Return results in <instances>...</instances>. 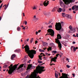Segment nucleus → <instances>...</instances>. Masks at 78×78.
<instances>
[{"mask_svg":"<svg viewBox=\"0 0 78 78\" xmlns=\"http://www.w3.org/2000/svg\"><path fill=\"white\" fill-rule=\"evenodd\" d=\"M45 67L41 66L38 65L36 67V70H34V72L33 73V74H31V75L30 76L29 78H39V76H38V77H37V75L38 73L41 74L42 72L45 71V69H43Z\"/></svg>","mask_w":78,"mask_h":78,"instance_id":"f257e3e1","label":"nucleus"},{"mask_svg":"<svg viewBox=\"0 0 78 78\" xmlns=\"http://www.w3.org/2000/svg\"><path fill=\"white\" fill-rule=\"evenodd\" d=\"M24 48H25L26 52H27V53L28 54V55L29 57L31 59H33L34 57V54H36V51L34 50H30L29 46L27 45L25 46Z\"/></svg>","mask_w":78,"mask_h":78,"instance_id":"f03ea898","label":"nucleus"},{"mask_svg":"<svg viewBox=\"0 0 78 78\" xmlns=\"http://www.w3.org/2000/svg\"><path fill=\"white\" fill-rule=\"evenodd\" d=\"M18 65H15L12 67H11L9 66V69L8 71V74L11 75L12 74V73H14V70H15L17 68V66H18Z\"/></svg>","mask_w":78,"mask_h":78,"instance_id":"7ed1b4c3","label":"nucleus"},{"mask_svg":"<svg viewBox=\"0 0 78 78\" xmlns=\"http://www.w3.org/2000/svg\"><path fill=\"white\" fill-rule=\"evenodd\" d=\"M57 39H55V42L56 43H57L58 44V46L59 47V48L60 50L61 49V48H62V45L61 44V43L60 41H59V40H58V39H60L62 38L61 35L59 34H58L57 35Z\"/></svg>","mask_w":78,"mask_h":78,"instance_id":"20e7f679","label":"nucleus"},{"mask_svg":"<svg viewBox=\"0 0 78 78\" xmlns=\"http://www.w3.org/2000/svg\"><path fill=\"white\" fill-rule=\"evenodd\" d=\"M55 29L57 31H60L62 28V26L61 23H56L55 25Z\"/></svg>","mask_w":78,"mask_h":78,"instance_id":"39448f33","label":"nucleus"},{"mask_svg":"<svg viewBox=\"0 0 78 78\" xmlns=\"http://www.w3.org/2000/svg\"><path fill=\"white\" fill-rule=\"evenodd\" d=\"M48 33H49V34H46L45 35V36L47 35V34H48V35H49V34H50V35L51 36H54L55 31H54V30H53L51 29H49L48 30Z\"/></svg>","mask_w":78,"mask_h":78,"instance_id":"423d86ee","label":"nucleus"},{"mask_svg":"<svg viewBox=\"0 0 78 78\" xmlns=\"http://www.w3.org/2000/svg\"><path fill=\"white\" fill-rule=\"evenodd\" d=\"M24 66V64H22L19 66L18 68V69H17V70H19L20 72H22L23 71V68H22V67H23V66Z\"/></svg>","mask_w":78,"mask_h":78,"instance_id":"0eeeda50","label":"nucleus"},{"mask_svg":"<svg viewBox=\"0 0 78 78\" xmlns=\"http://www.w3.org/2000/svg\"><path fill=\"white\" fill-rule=\"evenodd\" d=\"M62 76L60 77V78H70V77H68V74L66 73H62Z\"/></svg>","mask_w":78,"mask_h":78,"instance_id":"6e6552de","label":"nucleus"},{"mask_svg":"<svg viewBox=\"0 0 78 78\" xmlns=\"http://www.w3.org/2000/svg\"><path fill=\"white\" fill-rule=\"evenodd\" d=\"M50 46L51 47H49V48L47 49L48 51H49L50 50H51V48L52 47H55V44L53 43H51L50 44Z\"/></svg>","mask_w":78,"mask_h":78,"instance_id":"1a4fd4ad","label":"nucleus"},{"mask_svg":"<svg viewBox=\"0 0 78 78\" xmlns=\"http://www.w3.org/2000/svg\"><path fill=\"white\" fill-rule=\"evenodd\" d=\"M64 2L65 3H70L72 2H74L75 0H63Z\"/></svg>","mask_w":78,"mask_h":78,"instance_id":"9d476101","label":"nucleus"},{"mask_svg":"<svg viewBox=\"0 0 78 78\" xmlns=\"http://www.w3.org/2000/svg\"><path fill=\"white\" fill-rule=\"evenodd\" d=\"M49 2L48 1H44V2L43 3V4L44 6H47L49 4Z\"/></svg>","mask_w":78,"mask_h":78,"instance_id":"9b49d317","label":"nucleus"},{"mask_svg":"<svg viewBox=\"0 0 78 78\" xmlns=\"http://www.w3.org/2000/svg\"><path fill=\"white\" fill-rule=\"evenodd\" d=\"M60 3L62 7H63V8H65V4H64V3H63V2H62L61 0L60 1Z\"/></svg>","mask_w":78,"mask_h":78,"instance_id":"f8f14e48","label":"nucleus"},{"mask_svg":"<svg viewBox=\"0 0 78 78\" xmlns=\"http://www.w3.org/2000/svg\"><path fill=\"white\" fill-rule=\"evenodd\" d=\"M57 57H55L54 58H52L51 59V61H52L54 62H56V59H57Z\"/></svg>","mask_w":78,"mask_h":78,"instance_id":"ddd939ff","label":"nucleus"},{"mask_svg":"<svg viewBox=\"0 0 78 78\" xmlns=\"http://www.w3.org/2000/svg\"><path fill=\"white\" fill-rule=\"evenodd\" d=\"M75 31H76V28H73L72 29V30H69V32L70 33H74L75 32Z\"/></svg>","mask_w":78,"mask_h":78,"instance_id":"4468645a","label":"nucleus"},{"mask_svg":"<svg viewBox=\"0 0 78 78\" xmlns=\"http://www.w3.org/2000/svg\"><path fill=\"white\" fill-rule=\"evenodd\" d=\"M16 55L15 54L12 55L11 58V60H13V59H14V58L15 57H16Z\"/></svg>","mask_w":78,"mask_h":78,"instance_id":"2eb2a0df","label":"nucleus"},{"mask_svg":"<svg viewBox=\"0 0 78 78\" xmlns=\"http://www.w3.org/2000/svg\"><path fill=\"white\" fill-rule=\"evenodd\" d=\"M14 51V52H16V53H20V49H17L16 50H15Z\"/></svg>","mask_w":78,"mask_h":78,"instance_id":"dca6fc26","label":"nucleus"},{"mask_svg":"<svg viewBox=\"0 0 78 78\" xmlns=\"http://www.w3.org/2000/svg\"><path fill=\"white\" fill-rule=\"evenodd\" d=\"M65 16L67 17V18L69 19H70L72 17V16H70V15L67 14Z\"/></svg>","mask_w":78,"mask_h":78,"instance_id":"f3484780","label":"nucleus"},{"mask_svg":"<svg viewBox=\"0 0 78 78\" xmlns=\"http://www.w3.org/2000/svg\"><path fill=\"white\" fill-rule=\"evenodd\" d=\"M43 45L44 46V47H47V46H48V43L46 42H44L43 43Z\"/></svg>","mask_w":78,"mask_h":78,"instance_id":"a211bd4d","label":"nucleus"},{"mask_svg":"<svg viewBox=\"0 0 78 78\" xmlns=\"http://www.w3.org/2000/svg\"><path fill=\"white\" fill-rule=\"evenodd\" d=\"M31 67H32V66H31V65H28L27 68V69H28V70H29V69H31Z\"/></svg>","mask_w":78,"mask_h":78,"instance_id":"6ab92c4d","label":"nucleus"},{"mask_svg":"<svg viewBox=\"0 0 78 78\" xmlns=\"http://www.w3.org/2000/svg\"><path fill=\"white\" fill-rule=\"evenodd\" d=\"M57 11L58 12H61L62 11V9L61 8H59V10H58Z\"/></svg>","mask_w":78,"mask_h":78,"instance_id":"aec40b11","label":"nucleus"},{"mask_svg":"<svg viewBox=\"0 0 78 78\" xmlns=\"http://www.w3.org/2000/svg\"><path fill=\"white\" fill-rule=\"evenodd\" d=\"M57 8L56 7H54L53 9L52 10V11L53 12L56 10Z\"/></svg>","mask_w":78,"mask_h":78,"instance_id":"412c9836","label":"nucleus"},{"mask_svg":"<svg viewBox=\"0 0 78 78\" xmlns=\"http://www.w3.org/2000/svg\"><path fill=\"white\" fill-rule=\"evenodd\" d=\"M52 53H55V54H56V53H57V51H52Z\"/></svg>","mask_w":78,"mask_h":78,"instance_id":"4be33fe9","label":"nucleus"},{"mask_svg":"<svg viewBox=\"0 0 78 78\" xmlns=\"http://www.w3.org/2000/svg\"><path fill=\"white\" fill-rule=\"evenodd\" d=\"M39 51L40 52H44V50L41 49H39Z\"/></svg>","mask_w":78,"mask_h":78,"instance_id":"5701e85b","label":"nucleus"},{"mask_svg":"<svg viewBox=\"0 0 78 78\" xmlns=\"http://www.w3.org/2000/svg\"><path fill=\"white\" fill-rule=\"evenodd\" d=\"M66 16V14L65 13H62V17H65V16Z\"/></svg>","mask_w":78,"mask_h":78,"instance_id":"b1692460","label":"nucleus"},{"mask_svg":"<svg viewBox=\"0 0 78 78\" xmlns=\"http://www.w3.org/2000/svg\"><path fill=\"white\" fill-rule=\"evenodd\" d=\"M55 77H56V78H57V77H58V74H57V73H55Z\"/></svg>","mask_w":78,"mask_h":78,"instance_id":"393cba45","label":"nucleus"},{"mask_svg":"<svg viewBox=\"0 0 78 78\" xmlns=\"http://www.w3.org/2000/svg\"><path fill=\"white\" fill-rule=\"evenodd\" d=\"M17 31H20V27H17Z\"/></svg>","mask_w":78,"mask_h":78,"instance_id":"a878e982","label":"nucleus"},{"mask_svg":"<svg viewBox=\"0 0 78 78\" xmlns=\"http://www.w3.org/2000/svg\"><path fill=\"white\" fill-rule=\"evenodd\" d=\"M3 67L5 69H6V68H7V67H8V66H7V65H5L3 66Z\"/></svg>","mask_w":78,"mask_h":78,"instance_id":"bb28decb","label":"nucleus"},{"mask_svg":"<svg viewBox=\"0 0 78 78\" xmlns=\"http://www.w3.org/2000/svg\"><path fill=\"white\" fill-rule=\"evenodd\" d=\"M75 9L76 8H75V6H73L72 7V9H73V10H75Z\"/></svg>","mask_w":78,"mask_h":78,"instance_id":"cd10ccee","label":"nucleus"},{"mask_svg":"<svg viewBox=\"0 0 78 78\" xmlns=\"http://www.w3.org/2000/svg\"><path fill=\"white\" fill-rule=\"evenodd\" d=\"M34 19H35V20H37V18H36V16L35 15L34 16Z\"/></svg>","mask_w":78,"mask_h":78,"instance_id":"c85d7f7f","label":"nucleus"},{"mask_svg":"<svg viewBox=\"0 0 78 78\" xmlns=\"http://www.w3.org/2000/svg\"><path fill=\"white\" fill-rule=\"evenodd\" d=\"M38 63H39V64H41V63H43V62H42L41 61H38Z\"/></svg>","mask_w":78,"mask_h":78,"instance_id":"c756f323","label":"nucleus"},{"mask_svg":"<svg viewBox=\"0 0 78 78\" xmlns=\"http://www.w3.org/2000/svg\"><path fill=\"white\" fill-rule=\"evenodd\" d=\"M7 8H8V6H7V5H5V10H6V9H7Z\"/></svg>","mask_w":78,"mask_h":78,"instance_id":"7c9ffc66","label":"nucleus"},{"mask_svg":"<svg viewBox=\"0 0 78 78\" xmlns=\"http://www.w3.org/2000/svg\"><path fill=\"white\" fill-rule=\"evenodd\" d=\"M33 38H32L30 40V43H32V42H33Z\"/></svg>","mask_w":78,"mask_h":78,"instance_id":"2f4dec72","label":"nucleus"},{"mask_svg":"<svg viewBox=\"0 0 78 78\" xmlns=\"http://www.w3.org/2000/svg\"><path fill=\"white\" fill-rule=\"evenodd\" d=\"M69 29H70V30L72 29V27L71 26H69Z\"/></svg>","mask_w":78,"mask_h":78,"instance_id":"473e14b6","label":"nucleus"},{"mask_svg":"<svg viewBox=\"0 0 78 78\" xmlns=\"http://www.w3.org/2000/svg\"><path fill=\"white\" fill-rule=\"evenodd\" d=\"M62 11L63 12H65V11H66V9H62Z\"/></svg>","mask_w":78,"mask_h":78,"instance_id":"72a5a7b5","label":"nucleus"},{"mask_svg":"<svg viewBox=\"0 0 78 78\" xmlns=\"http://www.w3.org/2000/svg\"><path fill=\"white\" fill-rule=\"evenodd\" d=\"M3 5V4H2L0 6V9H1V8L2 7V5Z\"/></svg>","mask_w":78,"mask_h":78,"instance_id":"f704fd0d","label":"nucleus"},{"mask_svg":"<svg viewBox=\"0 0 78 78\" xmlns=\"http://www.w3.org/2000/svg\"><path fill=\"white\" fill-rule=\"evenodd\" d=\"M66 67L67 68H70V66L68 65H66Z\"/></svg>","mask_w":78,"mask_h":78,"instance_id":"c9c22d12","label":"nucleus"},{"mask_svg":"<svg viewBox=\"0 0 78 78\" xmlns=\"http://www.w3.org/2000/svg\"><path fill=\"white\" fill-rule=\"evenodd\" d=\"M73 50L74 51H76V48H75V47H74L73 48Z\"/></svg>","mask_w":78,"mask_h":78,"instance_id":"e433bc0d","label":"nucleus"},{"mask_svg":"<svg viewBox=\"0 0 78 78\" xmlns=\"http://www.w3.org/2000/svg\"><path fill=\"white\" fill-rule=\"evenodd\" d=\"M25 25H27V21H25Z\"/></svg>","mask_w":78,"mask_h":78,"instance_id":"4c0bfd02","label":"nucleus"},{"mask_svg":"<svg viewBox=\"0 0 78 78\" xmlns=\"http://www.w3.org/2000/svg\"><path fill=\"white\" fill-rule=\"evenodd\" d=\"M36 9V7L34 6L33 8V9Z\"/></svg>","mask_w":78,"mask_h":78,"instance_id":"58836bf2","label":"nucleus"},{"mask_svg":"<svg viewBox=\"0 0 78 78\" xmlns=\"http://www.w3.org/2000/svg\"><path fill=\"white\" fill-rule=\"evenodd\" d=\"M75 8H77L78 9V5H75Z\"/></svg>","mask_w":78,"mask_h":78,"instance_id":"ea45409f","label":"nucleus"},{"mask_svg":"<svg viewBox=\"0 0 78 78\" xmlns=\"http://www.w3.org/2000/svg\"><path fill=\"white\" fill-rule=\"evenodd\" d=\"M49 28H52V26L51 25H49L48 26Z\"/></svg>","mask_w":78,"mask_h":78,"instance_id":"a19ab883","label":"nucleus"},{"mask_svg":"<svg viewBox=\"0 0 78 78\" xmlns=\"http://www.w3.org/2000/svg\"><path fill=\"white\" fill-rule=\"evenodd\" d=\"M39 58H41L42 57V56L39 55Z\"/></svg>","mask_w":78,"mask_h":78,"instance_id":"79ce46f5","label":"nucleus"},{"mask_svg":"<svg viewBox=\"0 0 78 78\" xmlns=\"http://www.w3.org/2000/svg\"><path fill=\"white\" fill-rule=\"evenodd\" d=\"M29 78V76H28V75H27L26 77V78Z\"/></svg>","mask_w":78,"mask_h":78,"instance_id":"37998d69","label":"nucleus"},{"mask_svg":"<svg viewBox=\"0 0 78 78\" xmlns=\"http://www.w3.org/2000/svg\"><path fill=\"white\" fill-rule=\"evenodd\" d=\"M72 75H73V77H75V74H72Z\"/></svg>","mask_w":78,"mask_h":78,"instance_id":"c03bdc74","label":"nucleus"},{"mask_svg":"<svg viewBox=\"0 0 78 78\" xmlns=\"http://www.w3.org/2000/svg\"><path fill=\"white\" fill-rule=\"evenodd\" d=\"M60 53L61 54V55H63V53H62L61 52H60Z\"/></svg>","mask_w":78,"mask_h":78,"instance_id":"a18cd8bd","label":"nucleus"},{"mask_svg":"<svg viewBox=\"0 0 78 78\" xmlns=\"http://www.w3.org/2000/svg\"><path fill=\"white\" fill-rule=\"evenodd\" d=\"M51 23V21H50L48 23V24H50Z\"/></svg>","mask_w":78,"mask_h":78,"instance_id":"49530a36","label":"nucleus"},{"mask_svg":"<svg viewBox=\"0 0 78 78\" xmlns=\"http://www.w3.org/2000/svg\"><path fill=\"white\" fill-rule=\"evenodd\" d=\"M28 41H29V38H28V39H26V41L27 42H28Z\"/></svg>","mask_w":78,"mask_h":78,"instance_id":"de8ad7c7","label":"nucleus"},{"mask_svg":"<svg viewBox=\"0 0 78 78\" xmlns=\"http://www.w3.org/2000/svg\"><path fill=\"white\" fill-rule=\"evenodd\" d=\"M13 66V65L11 64L10 65V67H13V66Z\"/></svg>","mask_w":78,"mask_h":78,"instance_id":"09e8293b","label":"nucleus"},{"mask_svg":"<svg viewBox=\"0 0 78 78\" xmlns=\"http://www.w3.org/2000/svg\"><path fill=\"white\" fill-rule=\"evenodd\" d=\"M43 13H44V14H45V15H47V13H46V12H45V13L43 12Z\"/></svg>","mask_w":78,"mask_h":78,"instance_id":"8fccbe9b","label":"nucleus"},{"mask_svg":"<svg viewBox=\"0 0 78 78\" xmlns=\"http://www.w3.org/2000/svg\"><path fill=\"white\" fill-rule=\"evenodd\" d=\"M73 44H75L76 42L75 41H73L72 42Z\"/></svg>","mask_w":78,"mask_h":78,"instance_id":"3c124183","label":"nucleus"},{"mask_svg":"<svg viewBox=\"0 0 78 78\" xmlns=\"http://www.w3.org/2000/svg\"><path fill=\"white\" fill-rule=\"evenodd\" d=\"M37 34H38V32L36 31V35H37Z\"/></svg>","mask_w":78,"mask_h":78,"instance_id":"603ef678","label":"nucleus"},{"mask_svg":"<svg viewBox=\"0 0 78 78\" xmlns=\"http://www.w3.org/2000/svg\"><path fill=\"white\" fill-rule=\"evenodd\" d=\"M76 37H78V33H77L76 34Z\"/></svg>","mask_w":78,"mask_h":78,"instance_id":"864d4df0","label":"nucleus"},{"mask_svg":"<svg viewBox=\"0 0 78 78\" xmlns=\"http://www.w3.org/2000/svg\"><path fill=\"white\" fill-rule=\"evenodd\" d=\"M73 37H76V36H75V34H73Z\"/></svg>","mask_w":78,"mask_h":78,"instance_id":"5fc2aeb1","label":"nucleus"},{"mask_svg":"<svg viewBox=\"0 0 78 78\" xmlns=\"http://www.w3.org/2000/svg\"><path fill=\"white\" fill-rule=\"evenodd\" d=\"M37 42H37V41H35V44H37Z\"/></svg>","mask_w":78,"mask_h":78,"instance_id":"6e6d98bb","label":"nucleus"},{"mask_svg":"<svg viewBox=\"0 0 78 78\" xmlns=\"http://www.w3.org/2000/svg\"><path fill=\"white\" fill-rule=\"evenodd\" d=\"M22 29L23 30H25V27H24Z\"/></svg>","mask_w":78,"mask_h":78,"instance_id":"4d7b16f0","label":"nucleus"},{"mask_svg":"<svg viewBox=\"0 0 78 78\" xmlns=\"http://www.w3.org/2000/svg\"><path fill=\"white\" fill-rule=\"evenodd\" d=\"M60 72H61V73H62V72H63V71H62V70H60Z\"/></svg>","mask_w":78,"mask_h":78,"instance_id":"13d9d810","label":"nucleus"},{"mask_svg":"<svg viewBox=\"0 0 78 78\" xmlns=\"http://www.w3.org/2000/svg\"><path fill=\"white\" fill-rule=\"evenodd\" d=\"M73 12L74 14H75V13H76V12H75V11H73Z\"/></svg>","mask_w":78,"mask_h":78,"instance_id":"bf43d9fd","label":"nucleus"},{"mask_svg":"<svg viewBox=\"0 0 78 78\" xmlns=\"http://www.w3.org/2000/svg\"><path fill=\"white\" fill-rule=\"evenodd\" d=\"M50 14V12H48L47 13V15L49 16V15Z\"/></svg>","mask_w":78,"mask_h":78,"instance_id":"052dcab7","label":"nucleus"},{"mask_svg":"<svg viewBox=\"0 0 78 78\" xmlns=\"http://www.w3.org/2000/svg\"><path fill=\"white\" fill-rule=\"evenodd\" d=\"M69 11H71V10H72V9H71V8H69Z\"/></svg>","mask_w":78,"mask_h":78,"instance_id":"680f3d73","label":"nucleus"},{"mask_svg":"<svg viewBox=\"0 0 78 78\" xmlns=\"http://www.w3.org/2000/svg\"><path fill=\"white\" fill-rule=\"evenodd\" d=\"M2 20V17H0V21Z\"/></svg>","mask_w":78,"mask_h":78,"instance_id":"e2e57ef3","label":"nucleus"},{"mask_svg":"<svg viewBox=\"0 0 78 78\" xmlns=\"http://www.w3.org/2000/svg\"><path fill=\"white\" fill-rule=\"evenodd\" d=\"M40 5H41V6H43V4H40Z\"/></svg>","mask_w":78,"mask_h":78,"instance_id":"0e129e2a","label":"nucleus"},{"mask_svg":"<svg viewBox=\"0 0 78 78\" xmlns=\"http://www.w3.org/2000/svg\"><path fill=\"white\" fill-rule=\"evenodd\" d=\"M33 48L34 49H36V48L35 47H34Z\"/></svg>","mask_w":78,"mask_h":78,"instance_id":"69168bd1","label":"nucleus"},{"mask_svg":"<svg viewBox=\"0 0 78 78\" xmlns=\"http://www.w3.org/2000/svg\"><path fill=\"white\" fill-rule=\"evenodd\" d=\"M73 47H74V46H72L71 47V48H73Z\"/></svg>","mask_w":78,"mask_h":78,"instance_id":"338daca9","label":"nucleus"},{"mask_svg":"<svg viewBox=\"0 0 78 78\" xmlns=\"http://www.w3.org/2000/svg\"><path fill=\"white\" fill-rule=\"evenodd\" d=\"M78 9H76V11H78Z\"/></svg>","mask_w":78,"mask_h":78,"instance_id":"774afa93","label":"nucleus"}]
</instances>
